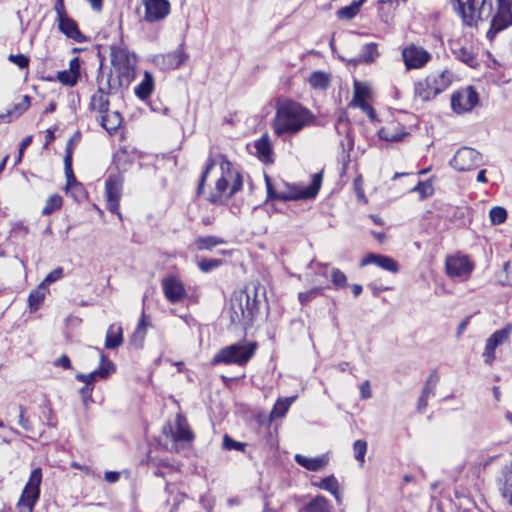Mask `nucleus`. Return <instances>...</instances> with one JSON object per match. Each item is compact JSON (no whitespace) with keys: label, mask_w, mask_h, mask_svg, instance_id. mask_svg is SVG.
I'll return each instance as SVG.
<instances>
[{"label":"nucleus","mask_w":512,"mask_h":512,"mask_svg":"<svg viewBox=\"0 0 512 512\" xmlns=\"http://www.w3.org/2000/svg\"><path fill=\"white\" fill-rule=\"evenodd\" d=\"M314 120L315 116L308 108L296 101L286 99L276 104L272 128L278 137L283 138L299 133Z\"/></svg>","instance_id":"nucleus-1"},{"label":"nucleus","mask_w":512,"mask_h":512,"mask_svg":"<svg viewBox=\"0 0 512 512\" xmlns=\"http://www.w3.org/2000/svg\"><path fill=\"white\" fill-rule=\"evenodd\" d=\"M260 303L256 285L235 292L227 310L230 324L242 326L244 329L249 328L259 312Z\"/></svg>","instance_id":"nucleus-2"},{"label":"nucleus","mask_w":512,"mask_h":512,"mask_svg":"<svg viewBox=\"0 0 512 512\" xmlns=\"http://www.w3.org/2000/svg\"><path fill=\"white\" fill-rule=\"evenodd\" d=\"M111 64L116 78H113L112 72L104 80L108 90H118L127 88L135 77L136 58L127 49L122 47H111Z\"/></svg>","instance_id":"nucleus-3"},{"label":"nucleus","mask_w":512,"mask_h":512,"mask_svg":"<svg viewBox=\"0 0 512 512\" xmlns=\"http://www.w3.org/2000/svg\"><path fill=\"white\" fill-rule=\"evenodd\" d=\"M256 342L240 341L220 349L213 358V364L246 365L255 354Z\"/></svg>","instance_id":"nucleus-4"},{"label":"nucleus","mask_w":512,"mask_h":512,"mask_svg":"<svg viewBox=\"0 0 512 512\" xmlns=\"http://www.w3.org/2000/svg\"><path fill=\"white\" fill-rule=\"evenodd\" d=\"M454 4L463 23L470 27L477 25L478 21L490 18L493 11L490 0H454Z\"/></svg>","instance_id":"nucleus-5"},{"label":"nucleus","mask_w":512,"mask_h":512,"mask_svg":"<svg viewBox=\"0 0 512 512\" xmlns=\"http://www.w3.org/2000/svg\"><path fill=\"white\" fill-rule=\"evenodd\" d=\"M512 25V0H497V10L492 16L486 36L493 41L497 34Z\"/></svg>","instance_id":"nucleus-6"},{"label":"nucleus","mask_w":512,"mask_h":512,"mask_svg":"<svg viewBox=\"0 0 512 512\" xmlns=\"http://www.w3.org/2000/svg\"><path fill=\"white\" fill-rule=\"evenodd\" d=\"M322 178L323 176L321 172L315 173L308 186L304 188H298L295 186L289 187L287 191L278 192L275 200L295 201L300 199H313L317 196L321 188Z\"/></svg>","instance_id":"nucleus-7"},{"label":"nucleus","mask_w":512,"mask_h":512,"mask_svg":"<svg viewBox=\"0 0 512 512\" xmlns=\"http://www.w3.org/2000/svg\"><path fill=\"white\" fill-rule=\"evenodd\" d=\"M445 269L449 277L467 280L474 270V263L467 255L456 253L446 258Z\"/></svg>","instance_id":"nucleus-8"},{"label":"nucleus","mask_w":512,"mask_h":512,"mask_svg":"<svg viewBox=\"0 0 512 512\" xmlns=\"http://www.w3.org/2000/svg\"><path fill=\"white\" fill-rule=\"evenodd\" d=\"M41 481V469L36 468L31 472L29 481L27 482L19 501V506L26 507L28 512H33L34 506L39 499Z\"/></svg>","instance_id":"nucleus-9"},{"label":"nucleus","mask_w":512,"mask_h":512,"mask_svg":"<svg viewBox=\"0 0 512 512\" xmlns=\"http://www.w3.org/2000/svg\"><path fill=\"white\" fill-rule=\"evenodd\" d=\"M482 163L481 154L473 148L461 147L457 150L450 165L458 171H470Z\"/></svg>","instance_id":"nucleus-10"},{"label":"nucleus","mask_w":512,"mask_h":512,"mask_svg":"<svg viewBox=\"0 0 512 512\" xmlns=\"http://www.w3.org/2000/svg\"><path fill=\"white\" fill-rule=\"evenodd\" d=\"M479 101V96L472 86L454 92L451 96V107L457 114L471 111Z\"/></svg>","instance_id":"nucleus-11"},{"label":"nucleus","mask_w":512,"mask_h":512,"mask_svg":"<svg viewBox=\"0 0 512 512\" xmlns=\"http://www.w3.org/2000/svg\"><path fill=\"white\" fill-rule=\"evenodd\" d=\"M402 57L408 70L420 69L430 60L431 54L424 48L410 44L402 50Z\"/></svg>","instance_id":"nucleus-12"},{"label":"nucleus","mask_w":512,"mask_h":512,"mask_svg":"<svg viewBox=\"0 0 512 512\" xmlns=\"http://www.w3.org/2000/svg\"><path fill=\"white\" fill-rule=\"evenodd\" d=\"M97 85L98 89L96 93H94L90 100V108L92 110L98 111L100 114L107 113L109 110V99L108 95L115 90H108L106 86V81L104 80V75L99 69V73L97 75Z\"/></svg>","instance_id":"nucleus-13"},{"label":"nucleus","mask_w":512,"mask_h":512,"mask_svg":"<svg viewBox=\"0 0 512 512\" xmlns=\"http://www.w3.org/2000/svg\"><path fill=\"white\" fill-rule=\"evenodd\" d=\"M115 372V366L104 354L100 357V367L88 374L78 373L75 378L77 381L83 382L87 385L93 386L98 380L107 379L112 373Z\"/></svg>","instance_id":"nucleus-14"},{"label":"nucleus","mask_w":512,"mask_h":512,"mask_svg":"<svg viewBox=\"0 0 512 512\" xmlns=\"http://www.w3.org/2000/svg\"><path fill=\"white\" fill-rule=\"evenodd\" d=\"M145 7L144 20L150 23L164 19L170 12L168 0H142Z\"/></svg>","instance_id":"nucleus-15"},{"label":"nucleus","mask_w":512,"mask_h":512,"mask_svg":"<svg viewBox=\"0 0 512 512\" xmlns=\"http://www.w3.org/2000/svg\"><path fill=\"white\" fill-rule=\"evenodd\" d=\"M162 289L166 299L170 303H179L186 296V290L182 281L175 276H168L162 280Z\"/></svg>","instance_id":"nucleus-16"},{"label":"nucleus","mask_w":512,"mask_h":512,"mask_svg":"<svg viewBox=\"0 0 512 512\" xmlns=\"http://www.w3.org/2000/svg\"><path fill=\"white\" fill-rule=\"evenodd\" d=\"M168 429L174 442H190L194 438L187 419L181 414L176 416L175 428L169 425Z\"/></svg>","instance_id":"nucleus-17"},{"label":"nucleus","mask_w":512,"mask_h":512,"mask_svg":"<svg viewBox=\"0 0 512 512\" xmlns=\"http://www.w3.org/2000/svg\"><path fill=\"white\" fill-rule=\"evenodd\" d=\"M370 264H374L386 271L396 273L399 270L397 262L389 256L368 253L360 262V266L364 267Z\"/></svg>","instance_id":"nucleus-18"},{"label":"nucleus","mask_w":512,"mask_h":512,"mask_svg":"<svg viewBox=\"0 0 512 512\" xmlns=\"http://www.w3.org/2000/svg\"><path fill=\"white\" fill-rule=\"evenodd\" d=\"M58 21L59 30L68 38L74 40L77 43H83L87 40L86 36L79 30L75 20L70 18L68 15L64 16Z\"/></svg>","instance_id":"nucleus-19"},{"label":"nucleus","mask_w":512,"mask_h":512,"mask_svg":"<svg viewBox=\"0 0 512 512\" xmlns=\"http://www.w3.org/2000/svg\"><path fill=\"white\" fill-rule=\"evenodd\" d=\"M57 80L63 85L73 87L80 78V60L74 57L70 60L69 69L59 71L56 76Z\"/></svg>","instance_id":"nucleus-20"},{"label":"nucleus","mask_w":512,"mask_h":512,"mask_svg":"<svg viewBox=\"0 0 512 512\" xmlns=\"http://www.w3.org/2000/svg\"><path fill=\"white\" fill-rule=\"evenodd\" d=\"M220 157H221L220 167H221L222 172L227 171L228 176H229V181H231V180L233 181V183L227 193V197H231L235 193H237L239 190L242 189V186H243L242 177L238 172H235L232 170V163L230 161H228L224 156H220Z\"/></svg>","instance_id":"nucleus-21"},{"label":"nucleus","mask_w":512,"mask_h":512,"mask_svg":"<svg viewBox=\"0 0 512 512\" xmlns=\"http://www.w3.org/2000/svg\"><path fill=\"white\" fill-rule=\"evenodd\" d=\"M124 177L122 174L110 175L105 183L107 199H121Z\"/></svg>","instance_id":"nucleus-22"},{"label":"nucleus","mask_w":512,"mask_h":512,"mask_svg":"<svg viewBox=\"0 0 512 512\" xmlns=\"http://www.w3.org/2000/svg\"><path fill=\"white\" fill-rule=\"evenodd\" d=\"M427 77L438 95L451 85L453 74L449 70H443L438 74H430Z\"/></svg>","instance_id":"nucleus-23"},{"label":"nucleus","mask_w":512,"mask_h":512,"mask_svg":"<svg viewBox=\"0 0 512 512\" xmlns=\"http://www.w3.org/2000/svg\"><path fill=\"white\" fill-rule=\"evenodd\" d=\"M187 57V54L182 48H178L172 52L164 54L161 56L163 68L177 69L186 61Z\"/></svg>","instance_id":"nucleus-24"},{"label":"nucleus","mask_w":512,"mask_h":512,"mask_svg":"<svg viewBox=\"0 0 512 512\" xmlns=\"http://www.w3.org/2000/svg\"><path fill=\"white\" fill-rule=\"evenodd\" d=\"M414 94L416 100H420L422 102L432 100L437 96V93L430 84L428 77L415 83Z\"/></svg>","instance_id":"nucleus-25"},{"label":"nucleus","mask_w":512,"mask_h":512,"mask_svg":"<svg viewBox=\"0 0 512 512\" xmlns=\"http://www.w3.org/2000/svg\"><path fill=\"white\" fill-rule=\"evenodd\" d=\"M296 463L309 471H319L327 464V457L325 455L309 458L301 454H296L294 457Z\"/></svg>","instance_id":"nucleus-26"},{"label":"nucleus","mask_w":512,"mask_h":512,"mask_svg":"<svg viewBox=\"0 0 512 512\" xmlns=\"http://www.w3.org/2000/svg\"><path fill=\"white\" fill-rule=\"evenodd\" d=\"M123 343V330L120 324H111L106 332L105 348L115 349Z\"/></svg>","instance_id":"nucleus-27"},{"label":"nucleus","mask_w":512,"mask_h":512,"mask_svg":"<svg viewBox=\"0 0 512 512\" xmlns=\"http://www.w3.org/2000/svg\"><path fill=\"white\" fill-rule=\"evenodd\" d=\"M122 116L120 112L113 111L101 114V126L109 133H115L122 124Z\"/></svg>","instance_id":"nucleus-28"},{"label":"nucleus","mask_w":512,"mask_h":512,"mask_svg":"<svg viewBox=\"0 0 512 512\" xmlns=\"http://www.w3.org/2000/svg\"><path fill=\"white\" fill-rule=\"evenodd\" d=\"M452 53L456 59L465 63L469 67H476L478 64L472 49L469 47L461 46L459 43H454Z\"/></svg>","instance_id":"nucleus-29"},{"label":"nucleus","mask_w":512,"mask_h":512,"mask_svg":"<svg viewBox=\"0 0 512 512\" xmlns=\"http://www.w3.org/2000/svg\"><path fill=\"white\" fill-rule=\"evenodd\" d=\"M229 188V176L227 171L222 172V176L216 181L215 191L209 196V201L214 204L221 203L222 197L227 196Z\"/></svg>","instance_id":"nucleus-30"},{"label":"nucleus","mask_w":512,"mask_h":512,"mask_svg":"<svg viewBox=\"0 0 512 512\" xmlns=\"http://www.w3.org/2000/svg\"><path fill=\"white\" fill-rule=\"evenodd\" d=\"M314 486L318 487L319 489L328 491L330 494L334 496L335 500L338 503H341L342 496L339 491V482L334 475H330L321 479L320 482L314 483Z\"/></svg>","instance_id":"nucleus-31"},{"label":"nucleus","mask_w":512,"mask_h":512,"mask_svg":"<svg viewBox=\"0 0 512 512\" xmlns=\"http://www.w3.org/2000/svg\"><path fill=\"white\" fill-rule=\"evenodd\" d=\"M153 89H154L153 75L150 72L145 71L142 81L134 89L135 95L140 100H145L151 95Z\"/></svg>","instance_id":"nucleus-32"},{"label":"nucleus","mask_w":512,"mask_h":512,"mask_svg":"<svg viewBox=\"0 0 512 512\" xmlns=\"http://www.w3.org/2000/svg\"><path fill=\"white\" fill-rule=\"evenodd\" d=\"M498 485L502 496L512 504V464L503 470Z\"/></svg>","instance_id":"nucleus-33"},{"label":"nucleus","mask_w":512,"mask_h":512,"mask_svg":"<svg viewBox=\"0 0 512 512\" xmlns=\"http://www.w3.org/2000/svg\"><path fill=\"white\" fill-rule=\"evenodd\" d=\"M379 56L378 47L376 43H368L362 47L360 55L350 60L354 64L358 63H373Z\"/></svg>","instance_id":"nucleus-34"},{"label":"nucleus","mask_w":512,"mask_h":512,"mask_svg":"<svg viewBox=\"0 0 512 512\" xmlns=\"http://www.w3.org/2000/svg\"><path fill=\"white\" fill-rule=\"evenodd\" d=\"M64 169L66 175V190L70 189H78L82 190V185L76 180L73 170H72V155L71 152L67 149L66 155L64 157Z\"/></svg>","instance_id":"nucleus-35"},{"label":"nucleus","mask_w":512,"mask_h":512,"mask_svg":"<svg viewBox=\"0 0 512 512\" xmlns=\"http://www.w3.org/2000/svg\"><path fill=\"white\" fill-rule=\"evenodd\" d=\"M303 510L304 512H332L333 507L326 497L317 495L303 507Z\"/></svg>","instance_id":"nucleus-36"},{"label":"nucleus","mask_w":512,"mask_h":512,"mask_svg":"<svg viewBox=\"0 0 512 512\" xmlns=\"http://www.w3.org/2000/svg\"><path fill=\"white\" fill-rule=\"evenodd\" d=\"M379 138L388 142H398L406 135L402 130H399V124H391L382 127L378 132Z\"/></svg>","instance_id":"nucleus-37"},{"label":"nucleus","mask_w":512,"mask_h":512,"mask_svg":"<svg viewBox=\"0 0 512 512\" xmlns=\"http://www.w3.org/2000/svg\"><path fill=\"white\" fill-rule=\"evenodd\" d=\"M254 146L261 161L266 163L272 162V148L267 135H263L260 139L255 141Z\"/></svg>","instance_id":"nucleus-38"},{"label":"nucleus","mask_w":512,"mask_h":512,"mask_svg":"<svg viewBox=\"0 0 512 512\" xmlns=\"http://www.w3.org/2000/svg\"><path fill=\"white\" fill-rule=\"evenodd\" d=\"M310 86L316 90H326L331 82V75L323 71H314L309 76Z\"/></svg>","instance_id":"nucleus-39"},{"label":"nucleus","mask_w":512,"mask_h":512,"mask_svg":"<svg viewBox=\"0 0 512 512\" xmlns=\"http://www.w3.org/2000/svg\"><path fill=\"white\" fill-rule=\"evenodd\" d=\"M222 244H225V240L213 235L199 236L195 240L196 249L199 251H211L214 247Z\"/></svg>","instance_id":"nucleus-40"},{"label":"nucleus","mask_w":512,"mask_h":512,"mask_svg":"<svg viewBox=\"0 0 512 512\" xmlns=\"http://www.w3.org/2000/svg\"><path fill=\"white\" fill-rule=\"evenodd\" d=\"M47 292L48 289L41 284H39L36 289L30 292L28 297L30 311L34 312L40 308V306L44 302Z\"/></svg>","instance_id":"nucleus-41"},{"label":"nucleus","mask_w":512,"mask_h":512,"mask_svg":"<svg viewBox=\"0 0 512 512\" xmlns=\"http://www.w3.org/2000/svg\"><path fill=\"white\" fill-rule=\"evenodd\" d=\"M296 396L286 397L284 399H278L274 404L270 417L272 419L281 418L285 416L292 403L295 401Z\"/></svg>","instance_id":"nucleus-42"},{"label":"nucleus","mask_w":512,"mask_h":512,"mask_svg":"<svg viewBox=\"0 0 512 512\" xmlns=\"http://www.w3.org/2000/svg\"><path fill=\"white\" fill-rule=\"evenodd\" d=\"M366 96L367 89L365 87H362L359 83L355 82L354 97L352 100V104L355 106H359L363 111L369 109L372 114L374 111L365 101Z\"/></svg>","instance_id":"nucleus-43"},{"label":"nucleus","mask_w":512,"mask_h":512,"mask_svg":"<svg viewBox=\"0 0 512 512\" xmlns=\"http://www.w3.org/2000/svg\"><path fill=\"white\" fill-rule=\"evenodd\" d=\"M439 379L440 377L438 372L436 370L432 371L424 384L421 395L428 398L433 397L435 395V388Z\"/></svg>","instance_id":"nucleus-44"},{"label":"nucleus","mask_w":512,"mask_h":512,"mask_svg":"<svg viewBox=\"0 0 512 512\" xmlns=\"http://www.w3.org/2000/svg\"><path fill=\"white\" fill-rule=\"evenodd\" d=\"M512 333V324L508 323L503 328L496 330L489 339L493 341L495 345H502L505 343Z\"/></svg>","instance_id":"nucleus-45"},{"label":"nucleus","mask_w":512,"mask_h":512,"mask_svg":"<svg viewBox=\"0 0 512 512\" xmlns=\"http://www.w3.org/2000/svg\"><path fill=\"white\" fill-rule=\"evenodd\" d=\"M149 326V323L147 322L146 315L143 313L142 317L140 318L137 327L132 335V342L138 343L139 345L142 344L145 336H146V329Z\"/></svg>","instance_id":"nucleus-46"},{"label":"nucleus","mask_w":512,"mask_h":512,"mask_svg":"<svg viewBox=\"0 0 512 512\" xmlns=\"http://www.w3.org/2000/svg\"><path fill=\"white\" fill-rule=\"evenodd\" d=\"M62 202V197L59 194L51 195L42 209V215L47 216L52 214L54 211L59 210L62 206Z\"/></svg>","instance_id":"nucleus-47"},{"label":"nucleus","mask_w":512,"mask_h":512,"mask_svg":"<svg viewBox=\"0 0 512 512\" xmlns=\"http://www.w3.org/2000/svg\"><path fill=\"white\" fill-rule=\"evenodd\" d=\"M489 218L493 225H500L507 219V211L504 207L495 206L489 211Z\"/></svg>","instance_id":"nucleus-48"},{"label":"nucleus","mask_w":512,"mask_h":512,"mask_svg":"<svg viewBox=\"0 0 512 512\" xmlns=\"http://www.w3.org/2000/svg\"><path fill=\"white\" fill-rule=\"evenodd\" d=\"M331 282L336 289L345 288L348 285L346 275L338 268L332 269Z\"/></svg>","instance_id":"nucleus-49"},{"label":"nucleus","mask_w":512,"mask_h":512,"mask_svg":"<svg viewBox=\"0 0 512 512\" xmlns=\"http://www.w3.org/2000/svg\"><path fill=\"white\" fill-rule=\"evenodd\" d=\"M359 9V3L352 2L350 5L339 9L337 14L339 18L352 19L358 14Z\"/></svg>","instance_id":"nucleus-50"},{"label":"nucleus","mask_w":512,"mask_h":512,"mask_svg":"<svg viewBox=\"0 0 512 512\" xmlns=\"http://www.w3.org/2000/svg\"><path fill=\"white\" fill-rule=\"evenodd\" d=\"M412 191L418 192L420 194V198L424 199L431 196L434 192V189L430 181H419L418 184L412 189Z\"/></svg>","instance_id":"nucleus-51"},{"label":"nucleus","mask_w":512,"mask_h":512,"mask_svg":"<svg viewBox=\"0 0 512 512\" xmlns=\"http://www.w3.org/2000/svg\"><path fill=\"white\" fill-rule=\"evenodd\" d=\"M497 347L498 345H495L489 338L486 340L485 349L482 355L486 364L491 365L495 360V350Z\"/></svg>","instance_id":"nucleus-52"},{"label":"nucleus","mask_w":512,"mask_h":512,"mask_svg":"<svg viewBox=\"0 0 512 512\" xmlns=\"http://www.w3.org/2000/svg\"><path fill=\"white\" fill-rule=\"evenodd\" d=\"M354 456L357 461L362 465L367 451V442L364 440H356L353 445Z\"/></svg>","instance_id":"nucleus-53"},{"label":"nucleus","mask_w":512,"mask_h":512,"mask_svg":"<svg viewBox=\"0 0 512 512\" xmlns=\"http://www.w3.org/2000/svg\"><path fill=\"white\" fill-rule=\"evenodd\" d=\"M246 447V443L238 442L231 438L229 435H224L223 437V448L225 450H237V451H244Z\"/></svg>","instance_id":"nucleus-54"},{"label":"nucleus","mask_w":512,"mask_h":512,"mask_svg":"<svg viewBox=\"0 0 512 512\" xmlns=\"http://www.w3.org/2000/svg\"><path fill=\"white\" fill-rule=\"evenodd\" d=\"M222 265L221 259H202L198 263V267L202 272H210L211 270Z\"/></svg>","instance_id":"nucleus-55"},{"label":"nucleus","mask_w":512,"mask_h":512,"mask_svg":"<svg viewBox=\"0 0 512 512\" xmlns=\"http://www.w3.org/2000/svg\"><path fill=\"white\" fill-rule=\"evenodd\" d=\"M62 277H63V268L57 267L54 270H52L40 284L44 285V287L47 288L48 285L56 282L57 280L61 279Z\"/></svg>","instance_id":"nucleus-56"},{"label":"nucleus","mask_w":512,"mask_h":512,"mask_svg":"<svg viewBox=\"0 0 512 512\" xmlns=\"http://www.w3.org/2000/svg\"><path fill=\"white\" fill-rule=\"evenodd\" d=\"M321 293H322V288L315 287L309 291L300 292L298 295V298H299L300 303L302 305H305Z\"/></svg>","instance_id":"nucleus-57"},{"label":"nucleus","mask_w":512,"mask_h":512,"mask_svg":"<svg viewBox=\"0 0 512 512\" xmlns=\"http://www.w3.org/2000/svg\"><path fill=\"white\" fill-rule=\"evenodd\" d=\"M215 166V161L212 159V158H209L207 160V163H206V166H205V169L200 177V180H199V185H198V188H197V193L200 195L202 194L203 192V189H204V183H205V180L210 172V170Z\"/></svg>","instance_id":"nucleus-58"},{"label":"nucleus","mask_w":512,"mask_h":512,"mask_svg":"<svg viewBox=\"0 0 512 512\" xmlns=\"http://www.w3.org/2000/svg\"><path fill=\"white\" fill-rule=\"evenodd\" d=\"M8 60L13 64L17 65L21 69L27 68L30 62L29 57H27L24 54H10L8 56Z\"/></svg>","instance_id":"nucleus-59"},{"label":"nucleus","mask_w":512,"mask_h":512,"mask_svg":"<svg viewBox=\"0 0 512 512\" xmlns=\"http://www.w3.org/2000/svg\"><path fill=\"white\" fill-rule=\"evenodd\" d=\"M42 414H43L42 417H43V419L46 420L48 426H50V427L56 426V424H57L56 417H55V414L50 406H45L42 411Z\"/></svg>","instance_id":"nucleus-60"},{"label":"nucleus","mask_w":512,"mask_h":512,"mask_svg":"<svg viewBox=\"0 0 512 512\" xmlns=\"http://www.w3.org/2000/svg\"><path fill=\"white\" fill-rule=\"evenodd\" d=\"M93 386L85 384L80 390L79 394L85 406L88 405L89 401H92Z\"/></svg>","instance_id":"nucleus-61"},{"label":"nucleus","mask_w":512,"mask_h":512,"mask_svg":"<svg viewBox=\"0 0 512 512\" xmlns=\"http://www.w3.org/2000/svg\"><path fill=\"white\" fill-rule=\"evenodd\" d=\"M20 415H19V424L22 426L23 429H25L28 432L32 431V425L28 418L25 417V409L23 406H19Z\"/></svg>","instance_id":"nucleus-62"},{"label":"nucleus","mask_w":512,"mask_h":512,"mask_svg":"<svg viewBox=\"0 0 512 512\" xmlns=\"http://www.w3.org/2000/svg\"><path fill=\"white\" fill-rule=\"evenodd\" d=\"M119 202L120 199H107V208L110 212L117 214L121 219V213L119 211Z\"/></svg>","instance_id":"nucleus-63"},{"label":"nucleus","mask_w":512,"mask_h":512,"mask_svg":"<svg viewBox=\"0 0 512 512\" xmlns=\"http://www.w3.org/2000/svg\"><path fill=\"white\" fill-rule=\"evenodd\" d=\"M54 365L62 367L64 369H72V364H71L70 358L65 354L62 355L57 360H55Z\"/></svg>","instance_id":"nucleus-64"}]
</instances>
